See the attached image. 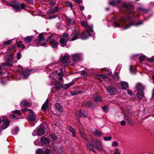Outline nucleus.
I'll use <instances>...</instances> for the list:
<instances>
[{"label":"nucleus","instance_id":"nucleus-3","mask_svg":"<svg viewBox=\"0 0 154 154\" xmlns=\"http://www.w3.org/2000/svg\"><path fill=\"white\" fill-rule=\"evenodd\" d=\"M22 109L24 111H26L30 113L28 117V119L29 120L33 122L35 121L37 118L36 115L31 109Z\"/></svg>","mask_w":154,"mask_h":154},{"label":"nucleus","instance_id":"nucleus-33","mask_svg":"<svg viewBox=\"0 0 154 154\" xmlns=\"http://www.w3.org/2000/svg\"><path fill=\"white\" fill-rule=\"evenodd\" d=\"M43 150L41 149H38L36 152V154H43Z\"/></svg>","mask_w":154,"mask_h":154},{"label":"nucleus","instance_id":"nucleus-38","mask_svg":"<svg viewBox=\"0 0 154 154\" xmlns=\"http://www.w3.org/2000/svg\"><path fill=\"white\" fill-rule=\"evenodd\" d=\"M95 148L98 151H101L103 150L102 148L101 147H99L97 145H96L95 146H94Z\"/></svg>","mask_w":154,"mask_h":154},{"label":"nucleus","instance_id":"nucleus-30","mask_svg":"<svg viewBox=\"0 0 154 154\" xmlns=\"http://www.w3.org/2000/svg\"><path fill=\"white\" fill-rule=\"evenodd\" d=\"M130 71L131 72L134 73L135 72V67L134 66H131L130 67Z\"/></svg>","mask_w":154,"mask_h":154},{"label":"nucleus","instance_id":"nucleus-8","mask_svg":"<svg viewBox=\"0 0 154 154\" xmlns=\"http://www.w3.org/2000/svg\"><path fill=\"white\" fill-rule=\"evenodd\" d=\"M106 88L107 92L111 95L114 94L116 91L115 88L113 87L109 86L107 88Z\"/></svg>","mask_w":154,"mask_h":154},{"label":"nucleus","instance_id":"nucleus-25","mask_svg":"<svg viewBox=\"0 0 154 154\" xmlns=\"http://www.w3.org/2000/svg\"><path fill=\"white\" fill-rule=\"evenodd\" d=\"M32 36H27L25 38L24 41L26 42H30L32 40Z\"/></svg>","mask_w":154,"mask_h":154},{"label":"nucleus","instance_id":"nucleus-12","mask_svg":"<svg viewBox=\"0 0 154 154\" xmlns=\"http://www.w3.org/2000/svg\"><path fill=\"white\" fill-rule=\"evenodd\" d=\"M41 143L42 145L48 144L49 143L50 141L48 138L42 137L41 140Z\"/></svg>","mask_w":154,"mask_h":154},{"label":"nucleus","instance_id":"nucleus-44","mask_svg":"<svg viewBox=\"0 0 154 154\" xmlns=\"http://www.w3.org/2000/svg\"><path fill=\"white\" fill-rule=\"evenodd\" d=\"M65 5L66 6H69L71 8L72 7V5L70 2H66L65 3Z\"/></svg>","mask_w":154,"mask_h":154},{"label":"nucleus","instance_id":"nucleus-56","mask_svg":"<svg viewBox=\"0 0 154 154\" xmlns=\"http://www.w3.org/2000/svg\"><path fill=\"white\" fill-rule=\"evenodd\" d=\"M54 10H51L48 12V13L49 14H52L55 13Z\"/></svg>","mask_w":154,"mask_h":154},{"label":"nucleus","instance_id":"nucleus-15","mask_svg":"<svg viewBox=\"0 0 154 154\" xmlns=\"http://www.w3.org/2000/svg\"><path fill=\"white\" fill-rule=\"evenodd\" d=\"M11 6L15 10L16 12H18L20 11L21 8L20 7V5L19 3H17L16 4H14L13 5H11Z\"/></svg>","mask_w":154,"mask_h":154},{"label":"nucleus","instance_id":"nucleus-61","mask_svg":"<svg viewBox=\"0 0 154 154\" xmlns=\"http://www.w3.org/2000/svg\"><path fill=\"white\" fill-rule=\"evenodd\" d=\"M19 5H20V6L21 8H25V7H26L25 5L23 3H22L20 4V5L19 4Z\"/></svg>","mask_w":154,"mask_h":154},{"label":"nucleus","instance_id":"nucleus-14","mask_svg":"<svg viewBox=\"0 0 154 154\" xmlns=\"http://www.w3.org/2000/svg\"><path fill=\"white\" fill-rule=\"evenodd\" d=\"M91 131L95 136L100 137L102 135V134L100 131L95 130L94 131Z\"/></svg>","mask_w":154,"mask_h":154},{"label":"nucleus","instance_id":"nucleus-54","mask_svg":"<svg viewBox=\"0 0 154 154\" xmlns=\"http://www.w3.org/2000/svg\"><path fill=\"white\" fill-rule=\"evenodd\" d=\"M17 46L18 47H20L21 46H22V42L21 41H20L17 43Z\"/></svg>","mask_w":154,"mask_h":154},{"label":"nucleus","instance_id":"nucleus-28","mask_svg":"<svg viewBox=\"0 0 154 154\" xmlns=\"http://www.w3.org/2000/svg\"><path fill=\"white\" fill-rule=\"evenodd\" d=\"M83 106L85 107H92V103L91 102H87L84 103Z\"/></svg>","mask_w":154,"mask_h":154},{"label":"nucleus","instance_id":"nucleus-13","mask_svg":"<svg viewBox=\"0 0 154 154\" xmlns=\"http://www.w3.org/2000/svg\"><path fill=\"white\" fill-rule=\"evenodd\" d=\"M50 44L51 46L53 48H56L58 45V42L57 41L54 39H51L50 40Z\"/></svg>","mask_w":154,"mask_h":154},{"label":"nucleus","instance_id":"nucleus-16","mask_svg":"<svg viewBox=\"0 0 154 154\" xmlns=\"http://www.w3.org/2000/svg\"><path fill=\"white\" fill-rule=\"evenodd\" d=\"M37 132L38 135L39 136H41L44 134L45 133L44 130L42 128L40 127L38 129Z\"/></svg>","mask_w":154,"mask_h":154},{"label":"nucleus","instance_id":"nucleus-31","mask_svg":"<svg viewBox=\"0 0 154 154\" xmlns=\"http://www.w3.org/2000/svg\"><path fill=\"white\" fill-rule=\"evenodd\" d=\"M94 100L96 102L98 103L101 101L102 99L101 97L97 96L95 97Z\"/></svg>","mask_w":154,"mask_h":154},{"label":"nucleus","instance_id":"nucleus-48","mask_svg":"<svg viewBox=\"0 0 154 154\" xmlns=\"http://www.w3.org/2000/svg\"><path fill=\"white\" fill-rule=\"evenodd\" d=\"M120 152L119 151V149H116L115 150V152L114 153V154H120Z\"/></svg>","mask_w":154,"mask_h":154},{"label":"nucleus","instance_id":"nucleus-19","mask_svg":"<svg viewBox=\"0 0 154 154\" xmlns=\"http://www.w3.org/2000/svg\"><path fill=\"white\" fill-rule=\"evenodd\" d=\"M62 85V84L61 82H58L54 84L55 88L56 89H60Z\"/></svg>","mask_w":154,"mask_h":154},{"label":"nucleus","instance_id":"nucleus-27","mask_svg":"<svg viewBox=\"0 0 154 154\" xmlns=\"http://www.w3.org/2000/svg\"><path fill=\"white\" fill-rule=\"evenodd\" d=\"M60 42L61 44L62 45L64 46L66 44L67 40L64 38H61L60 40Z\"/></svg>","mask_w":154,"mask_h":154},{"label":"nucleus","instance_id":"nucleus-21","mask_svg":"<svg viewBox=\"0 0 154 154\" xmlns=\"http://www.w3.org/2000/svg\"><path fill=\"white\" fill-rule=\"evenodd\" d=\"M48 99H47L44 103L43 104L42 106V109L43 110H45L48 108Z\"/></svg>","mask_w":154,"mask_h":154},{"label":"nucleus","instance_id":"nucleus-4","mask_svg":"<svg viewBox=\"0 0 154 154\" xmlns=\"http://www.w3.org/2000/svg\"><path fill=\"white\" fill-rule=\"evenodd\" d=\"M43 34L42 33L40 34L38 36L39 39L36 40V41L37 43L40 44L42 46H46L47 44L46 43L42 44V43L45 40V39L43 37Z\"/></svg>","mask_w":154,"mask_h":154},{"label":"nucleus","instance_id":"nucleus-58","mask_svg":"<svg viewBox=\"0 0 154 154\" xmlns=\"http://www.w3.org/2000/svg\"><path fill=\"white\" fill-rule=\"evenodd\" d=\"M17 58L18 60H19L21 58V54L20 53H18L17 54Z\"/></svg>","mask_w":154,"mask_h":154},{"label":"nucleus","instance_id":"nucleus-60","mask_svg":"<svg viewBox=\"0 0 154 154\" xmlns=\"http://www.w3.org/2000/svg\"><path fill=\"white\" fill-rule=\"evenodd\" d=\"M81 135L85 139V140L88 141V140L85 137L84 134L82 132H80Z\"/></svg>","mask_w":154,"mask_h":154},{"label":"nucleus","instance_id":"nucleus-1","mask_svg":"<svg viewBox=\"0 0 154 154\" xmlns=\"http://www.w3.org/2000/svg\"><path fill=\"white\" fill-rule=\"evenodd\" d=\"M87 33L84 32L81 35V38L85 40L88 38L89 36L91 35V33L93 31V26H88L87 29Z\"/></svg>","mask_w":154,"mask_h":154},{"label":"nucleus","instance_id":"nucleus-42","mask_svg":"<svg viewBox=\"0 0 154 154\" xmlns=\"http://www.w3.org/2000/svg\"><path fill=\"white\" fill-rule=\"evenodd\" d=\"M100 77L103 79H106L107 78V76L105 74H101L100 75Z\"/></svg>","mask_w":154,"mask_h":154},{"label":"nucleus","instance_id":"nucleus-62","mask_svg":"<svg viewBox=\"0 0 154 154\" xmlns=\"http://www.w3.org/2000/svg\"><path fill=\"white\" fill-rule=\"evenodd\" d=\"M55 1H53L52 2H50V5L51 6H53L55 4Z\"/></svg>","mask_w":154,"mask_h":154},{"label":"nucleus","instance_id":"nucleus-43","mask_svg":"<svg viewBox=\"0 0 154 154\" xmlns=\"http://www.w3.org/2000/svg\"><path fill=\"white\" fill-rule=\"evenodd\" d=\"M68 21L70 24H74V20H73L69 18L68 19Z\"/></svg>","mask_w":154,"mask_h":154},{"label":"nucleus","instance_id":"nucleus-29","mask_svg":"<svg viewBox=\"0 0 154 154\" xmlns=\"http://www.w3.org/2000/svg\"><path fill=\"white\" fill-rule=\"evenodd\" d=\"M69 130L71 132L72 134V135L73 137H75V131L74 129L72 128L70 126H69Z\"/></svg>","mask_w":154,"mask_h":154},{"label":"nucleus","instance_id":"nucleus-50","mask_svg":"<svg viewBox=\"0 0 154 154\" xmlns=\"http://www.w3.org/2000/svg\"><path fill=\"white\" fill-rule=\"evenodd\" d=\"M81 75L84 76H87V73L85 71H82L81 73Z\"/></svg>","mask_w":154,"mask_h":154},{"label":"nucleus","instance_id":"nucleus-55","mask_svg":"<svg viewBox=\"0 0 154 154\" xmlns=\"http://www.w3.org/2000/svg\"><path fill=\"white\" fill-rule=\"evenodd\" d=\"M120 124L122 126H124L125 125L126 122L124 120L120 122Z\"/></svg>","mask_w":154,"mask_h":154},{"label":"nucleus","instance_id":"nucleus-26","mask_svg":"<svg viewBox=\"0 0 154 154\" xmlns=\"http://www.w3.org/2000/svg\"><path fill=\"white\" fill-rule=\"evenodd\" d=\"M87 146L88 148L89 149L94 152H95V151H94V148L93 146H92V145L91 144V143H87Z\"/></svg>","mask_w":154,"mask_h":154},{"label":"nucleus","instance_id":"nucleus-2","mask_svg":"<svg viewBox=\"0 0 154 154\" xmlns=\"http://www.w3.org/2000/svg\"><path fill=\"white\" fill-rule=\"evenodd\" d=\"M124 118L127 123L131 125L133 124V119L134 117L132 113H128V114H124Z\"/></svg>","mask_w":154,"mask_h":154},{"label":"nucleus","instance_id":"nucleus-5","mask_svg":"<svg viewBox=\"0 0 154 154\" xmlns=\"http://www.w3.org/2000/svg\"><path fill=\"white\" fill-rule=\"evenodd\" d=\"M69 59V56L67 54H66L63 55H61L60 60L62 63H66Z\"/></svg>","mask_w":154,"mask_h":154},{"label":"nucleus","instance_id":"nucleus-36","mask_svg":"<svg viewBox=\"0 0 154 154\" xmlns=\"http://www.w3.org/2000/svg\"><path fill=\"white\" fill-rule=\"evenodd\" d=\"M11 43V40H8L7 41H5L3 42V44L4 45H9Z\"/></svg>","mask_w":154,"mask_h":154},{"label":"nucleus","instance_id":"nucleus-59","mask_svg":"<svg viewBox=\"0 0 154 154\" xmlns=\"http://www.w3.org/2000/svg\"><path fill=\"white\" fill-rule=\"evenodd\" d=\"M145 59V57L143 56H142L139 58V60L140 61H143Z\"/></svg>","mask_w":154,"mask_h":154},{"label":"nucleus","instance_id":"nucleus-45","mask_svg":"<svg viewBox=\"0 0 154 154\" xmlns=\"http://www.w3.org/2000/svg\"><path fill=\"white\" fill-rule=\"evenodd\" d=\"M106 72H107V74L109 75H112V72H111V70L110 69H108L106 70Z\"/></svg>","mask_w":154,"mask_h":154},{"label":"nucleus","instance_id":"nucleus-22","mask_svg":"<svg viewBox=\"0 0 154 154\" xmlns=\"http://www.w3.org/2000/svg\"><path fill=\"white\" fill-rule=\"evenodd\" d=\"M143 91H137L138 93L137 94V97L140 99H141L144 97V94Z\"/></svg>","mask_w":154,"mask_h":154},{"label":"nucleus","instance_id":"nucleus-51","mask_svg":"<svg viewBox=\"0 0 154 154\" xmlns=\"http://www.w3.org/2000/svg\"><path fill=\"white\" fill-rule=\"evenodd\" d=\"M118 145V143L116 141H114L112 144V146H117Z\"/></svg>","mask_w":154,"mask_h":154},{"label":"nucleus","instance_id":"nucleus-49","mask_svg":"<svg viewBox=\"0 0 154 154\" xmlns=\"http://www.w3.org/2000/svg\"><path fill=\"white\" fill-rule=\"evenodd\" d=\"M50 150L49 149H46L44 152V154H50Z\"/></svg>","mask_w":154,"mask_h":154},{"label":"nucleus","instance_id":"nucleus-39","mask_svg":"<svg viewBox=\"0 0 154 154\" xmlns=\"http://www.w3.org/2000/svg\"><path fill=\"white\" fill-rule=\"evenodd\" d=\"M129 18L128 17H122L121 18V20L123 21L124 22H126L128 20Z\"/></svg>","mask_w":154,"mask_h":154},{"label":"nucleus","instance_id":"nucleus-24","mask_svg":"<svg viewBox=\"0 0 154 154\" xmlns=\"http://www.w3.org/2000/svg\"><path fill=\"white\" fill-rule=\"evenodd\" d=\"M55 107L58 110L59 112H63V108L59 103H55Z\"/></svg>","mask_w":154,"mask_h":154},{"label":"nucleus","instance_id":"nucleus-47","mask_svg":"<svg viewBox=\"0 0 154 154\" xmlns=\"http://www.w3.org/2000/svg\"><path fill=\"white\" fill-rule=\"evenodd\" d=\"M55 8L54 9V10L55 13L58 12L61 9L60 8L57 7H56V6L55 7Z\"/></svg>","mask_w":154,"mask_h":154},{"label":"nucleus","instance_id":"nucleus-35","mask_svg":"<svg viewBox=\"0 0 154 154\" xmlns=\"http://www.w3.org/2000/svg\"><path fill=\"white\" fill-rule=\"evenodd\" d=\"M72 85V83H69L68 84H66L65 85L63 88H65V89H67L68 88H69L71 85Z\"/></svg>","mask_w":154,"mask_h":154},{"label":"nucleus","instance_id":"nucleus-7","mask_svg":"<svg viewBox=\"0 0 154 154\" xmlns=\"http://www.w3.org/2000/svg\"><path fill=\"white\" fill-rule=\"evenodd\" d=\"M3 124L2 125V128L5 129L8 128L10 124L9 121L6 118H4L2 119Z\"/></svg>","mask_w":154,"mask_h":154},{"label":"nucleus","instance_id":"nucleus-11","mask_svg":"<svg viewBox=\"0 0 154 154\" xmlns=\"http://www.w3.org/2000/svg\"><path fill=\"white\" fill-rule=\"evenodd\" d=\"M136 88L137 91H143L144 87L141 84L138 83L136 84Z\"/></svg>","mask_w":154,"mask_h":154},{"label":"nucleus","instance_id":"nucleus-53","mask_svg":"<svg viewBox=\"0 0 154 154\" xmlns=\"http://www.w3.org/2000/svg\"><path fill=\"white\" fill-rule=\"evenodd\" d=\"M114 24L115 27H119L120 26V24L117 22H114Z\"/></svg>","mask_w":154,"mask_h":154},{"label":"nucleus","instance_id":"nucleus-20","mask_svg":"<svg viewBox=\"0 0 154 154\" xmlns=\"http://www.w3.org/2000/svg\"><path fill=\"white\" fill-rule=\"evenodd\" d=\"M120 1L119 0H113L109 2V4L112 6H115L118 4Z\"/></svg>","mask_w":154,"mask_h":154},{"label":"nucleus","instance_id":"nucleus-52","mask_svg":"<svg viewBox=\"0 0 154 154\" xmlns=\"http://www.w3.org/2000/svg\"><path fill=\"white\" fill-rule=\"evenodd\" d=\"M111 137H104V140L105 141H107L108 140H109L111 139Z\"/></svg>","mask_w":154,"mask_h":154},{"label":"nucleus","instance_id":"nucleus-41","mask_svg":"<svg viewBox=\"0 0 154 154\" xmlns=\"http://www.w3.org/2000/svg\"><path fill=\"white\" fill-rule=\"evenodd\" d=\"M19 128L17 127H16L14 128V131H13V133L14 134H16L17 132L19 131Z\"/></svg>","mask_w":154,"mask_h":154},{"label":"nucleus","instance_id":"nucleus-64","mask_svg":"<svg viewBox=\"0 0 154 154\" xmlns=\"http://www.w3.org/2000/svg\"><path fill=\"white\" fill-rule=\"evenodd\" d=\"M127 92H128V93L129 94H130L131 95H133L132 92L131 90H127Z\"/></svg>","mask_w":154,"mask_h":154},{"label":"nucleus","instance_id":"nucleus-57","mask_svg":"<svg viewBox=\"0 0 154 154\" xmlns=\"http://www.w3.org/2000/svg\"><path fill=\"white\" fill-rule=\"evenodd\" d=\"M29 74L28 73L23 74V77L24 79H26L27 78V77L29 76Z\"/></svg>","mask_w":154,"mask_h":154},{"label":"nucleus","instance_id":"nucleus-6","mask_svg":"<svg viewBox=\"0 0 154 154\" xmlns=\"http://www.w3.org/2000/svg\"><path fill=\"white\" fill-rule=\"evenodd\" d=\"M76 115L80 117H87L88 113L86 111L83 110H81L77 111L76 112Z\"/></svg>","mask_w":154,"mask_h":154},{"label":"nucleus","instance_id":"nucleus-46","mask_svg":"<svg viewBox=\"0 0 154 154\" xmlns=\"http://www.w3.org/2000/svg\"><path fill=\"white\" fill-rule=\"evenodd\" d=\"M143 23V22L141 20H140L136 23L134 25L135 26H137L139 25L140 24H142Z\"/></svg>","mask_w":154,"mask_h":154},{"label":"nucleus","instance_id":"nucleus-32","mask_svg":"<svg viewBox=\"0 0 154 154\" xmlns=\"http://www.w3.org/2000/svg\"><path fill=\"white\" fill-rule=\"evenodd\" d=\"M17 70L20 73H22L23 72V69L22 67L20 65H18L16 67Z\"/></svg>","mask_w":154,"mask_h":154},{"label":"nucleus","instance_id":"nucleus-37","mask_svg":"<svg viewBox=\"0 0 154 154\" xmlns=\"http://www.w3.org/2000/svg\"><path fill=\"white\" fill-rule=\"evenodd\" d=\"M51 137L53 138V140H55L57 139V137L54 134H52L51 135Z\"/></svg>","mask_w":154,"mask_h":154},{"label":"nucleus","instance_id":"nucleus-40","mask_svg":"<svg viewBox=\"0 0 154 154\" xmlns=\"http://www.w3.org/2000/svg\"><path fill=\"white\" fill-rule=\"evenodd\" d=\"M14 113L15 114H17L19 115H20L21 114L19 110L14 111Z\"/></svg>","mask_w":154,"mask_h":154},{"label":"nucleus","instance_id":"nucleus-17","mask_svg":"<svg viewBox=\"0 0 154 154\" xmlns=\"http://www.w3.org/2000/svg\"><path fill=\"white\" fill-rule=\"evenodd\" d=\"M20 105L21 106H29L30 105V103L28 102V101L23 100V101L21 102L20 103Z\"/></svg>","mask_w":154,"mask_h":154},{"label":"nucleus","instance_id":"nucleus-9","mask_svg":"<svg viewBox=\"0 0 154 154\" xmlns=\"http://www.w3.org/2000/svg\"><path fill=\"white\" fill-rule=\"evenodd\" d=\"M80 35V34L78 32H74L70 36L71 38L70 41H73L77 39Z\"/></svg>","mask_w":154,"mask_h":154},{"label":"nucleus","instance_id":"nucleus-23","mask_svg":"<svg viewBox=\"0 0 154 154\" xmlns=\"http://www.w3.org/2000/svg\"><path fill=\"white\" fill-rule=\"evenodd\" d=\"M120 84L122 88L124 89H127L128 87V84L126 82L122 81L121 82Z\"/></svg>","mask_w":154,"mask_h":154},{"label":"nucleus","instance_id":"nucleus-10","mask_svg":"<svg viewBox=\"0 0 154 154\" xmlns=\"http://www.w3.org/2000/svg\"><path fill=\"white\" fill-rule=\"evenodd\" d=\"M91 142L94 146H95L96 145H97L98 146H102L101 142L96 139L92 138L91 140Z\"/></svg>","mask_w":154,"mask_h":154},{"label":"nucleus","instance_id":"nucleus-18","mask_svg":"<svg viewBox=\"0 0 154 154\" xmlns=\"http://www.w3.org/2000/svg\"><path fill=\"white\" fill-rule=\"evenodd\" d=\"M80 55L78 54H76L72 55L73 60L74 61H79L80 59Z\"/></svg>","mask_w":154,"mask_h":154},{"label":"nucleus","instance_id":"nucleus-34","mask_svg":"<svg viewBox=\"0 0 154 154\" xmlns=\"http://www.w3.org/2000/svg\"><path fill=\"white\" fill-rule=\"evenodd\" d=\"M81 24L82 26H84L85 27H86V30H87V29L88 27V26H88V25L87 26L86 23V22H84V21L82 22L81 23ZM91 26H92V25H91Z\"/></svg>","mask_w":154,"mask_h":154},{"label":"nucleus","instance_id":"nucleus-63","mask_svg":"<svg viewBox=\"0 0 154 154\" xmlns=\"http://www.w3.org/2000/svg\"><path fill=\"white\" fill-rule=\"evenodd\" d=\"M121 68V65H119L117 66V67L116 68V70H119Z\"/></svg>","mask_w":154,"mask_h":154}]
</instances>
